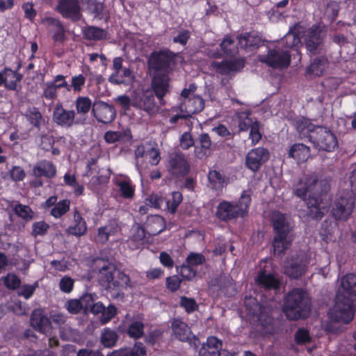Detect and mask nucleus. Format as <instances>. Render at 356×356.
Returning a JSON list of instances; mask_svg holds the SVG:
<instances>
[{
	"instance_id": "f257e3e1",
	"label": "nucleus",
	"mask_w": 356,
	"mask_h": 356,
	"mask_svg": "<svg viewBox=\"0 0 356 356\" xmlns=\"http://www.w3.org/2000/svg\"><path fill=\"white\" fill-rule=\"evenodd\" d=\"M330 179L318 173H312L300 180L295 194L304 198L307 205V213L313 219H321L326 210V205L319 197L326 194L330 188Z\"/></svg>"
},
{
	"instance_id": "f03ea898",
	"label": "nucleus",
	"mask_w": 356,
	"mask_h": 356,
	"mask_svg": "<svg viewBox=\"0 0 356 356\" xmlns=\"http://www.w3.org/2000/svg\"><path fill=\"white\" fill-rule=\"evenodd\" d=\"M311 301L307 293L295 288L289 291L285 298L283 311L289 320L307 317L310 312Z\"/></svg>"
},
{
	"instance_id": "7ed1b4c3",
	"label": "nucleus",
	"mask_w": 356,
	"mask_h": 356,
	"mask_svg": "<svg viewBox=\"0 0 356 356\" xmlns=\"http://www.w3.org/2000/svg\"><path fill=\"white\" fill-rule=\"evenodd\" d=\"M250 194L244 191L237 204L228 201H222L217 207L216 216L220 220L227 221L248 212L250 202Z\"/></svg>"
},
{
	"instance_id": "20e7f679",
	"label": "nucleus",
	"mask_w": 356,
	"mask_h": 356,
	"mask_svg": "<svg viewBox=\"0 0 356 356\" xmlns=\"http://www.w3.org/2000/svg\"><path fill=\"white\" fill-rule=\"evenodd\" d=\"M309 263L305 253L289 255L284 262V273L291 279H298L306 273Z\"/></svg>"
},
{
	"instance_id": "39448f33",
	"label": "nucleus",
	"mask_w": 356,
	"mask_h": 356,
	"mask_svg": "<svg viewBox=\"0 0 356 356\" xmlns=\"http://www.w3.org/2000/svg\"><path fill=\"white\" fill-rule=\"evenodd\" d=\"M245 307L248 316L257 318L258 325L261 326V330L264 333H270L273 331L272 318L266 314V309L262 307L255 298H246L245 300Z\"/></svg>"
},
{
	"instance_id": "423d86ee",
	"label": "nucleus",
	"mask_w": 356,
	"mask_h": 356,
	"mask_svg": "<svg viewBox=\"0 0 356 356\" xmlns=\"http://www.w3.org/2000/svg\"><path fill=\"white\" fill-rule=\"evenodd\" d=\"M356 307L353 301L350 298H337L336 295V303L330 309V318L336 322L349 323L354 316Z\"/></svg>"
},
{
	"instance_id": "0eeeda50",
	"label": "nucleus",
	"mask_w": 356,
	"mask_h": 356,
	"mask_svg": "<svg viewBox=\"0 0 356 356\" xmlns=\"http://www.w3.org/2000/svg\"><path fill=\"white\" fill-rule=\"evenodd\" d=\"M354 197L350 191L339 193L334 200L332 214L336 220H346L353 211Z\"/></svg>"
},
{
	"instance_id": "6e6552de",
	"label": "nucleus",
	"mask_w": 356,
	"mask_h": 356,
	"mask_svg": "<svg viewBox=\"0 0 356 356\" xmlns=\"http://www.w3.org/2000/svg\"><path fill=\"white\" fill-rule=\"evenodd\" d=\"M258 58L261 63L277 69L287 67L291 63V55L287 49L280 47L269 49L266 54L259 55Z\"/></svg>"
},
{
	"instance_id": "1a4fd4ad",
	"label": "nucleus",
	"mask_w": 356,
	"mask_h": 356,
	"mask_svg": "<svg viewBox=\"0 0 356 356\" xmlns=\"http://www.w3.org/2000/svg\"><path fill=\"white\" fill-rule=\"evenodd\" d=\"M313 143L320 149L331 152L338 145V141L334 134L324 127L316 128L310 135Z\"/></svg>"
},
{
	"instance_id": "9d476101",
	"label": "nucleus",
	"mask_w": 356,
	"mask_h": 356,
	"mask_svg": "<svg viewBox=\"0 0 356 356\" xmlns=\"http://www.w3.org/2000/svg\"><path fill=\"white\" fill-rule=\"evenodd\" d=\"M325 35L326 29L324 26L313 25L308 29L302 31L301 38L307 49L312 54H316Z\"/></svg>"
},
{
	"instance_id": "9b49d317",
	"label": "nucleus",
	"mask_w": 356,
	"mask_h": 356,
	"mask_svg": "<svg viewBox=\"0 0 356 356\" xmlns=\"http://www.w3.org/2000/svg\"><path fill=\"white\" fill-rule=\"evenodd\" d=\"M174 58L175 54L168 50L154 51L148 60L149 69L154 73H167Z\"/></svg>"
},
{
	"instance_id": "f8f14e48",
	"label": "nucleus",
	"mask_w": 356,
	"mask_h": 356,
	"mask_svg": "<svg viewBox=\"0 0 356 356\" xmlns=\"http://www.w3.org/2000/svg\"><path fill=\"white\" fill-rule=\"evenodd\" d=\"M98 268V280L99 283L108 290L110 293H113V282L115 280L116 268L115 265L102 259L95 261Z\"/></svg>"
},
{
	"instance_id": "ddd939ff",
	"label": "nucleus",
	"mask_w": 356,
	"mask_h": 356,
	"mask_svg": "<svg viewBox=\"0 0 356 356\" xmlns=\"http://www.w3.org/2000/svg\"><path fill=\"white\" fill-rule=\"evenodd\" d=\"M250 115L248 112H240L237 113V119L241 131H247L250 128V138L252 140V143L254 145L260 140L261 134L259 132L258 123L253 122Z\"/></svg>"
},
{
	"instance_id": "4468645a",
	"label": "nucleus",
	"mask_w": 356,
	"mask_h": 356,
	"mask_svg": "<svg viewBox=\"0 0 356 356\" xmlns=\"http://www.w3.org/2000/svg\"><path fill=\"white\" fill-rule=\"evenodd\" d=\"M337 298H350L356 296V273H347L339 280Z\"/></svg>"
},
{
	"instance_id": "2eb2a0df",
	"label": "nucleus",
	"mask_w": 356,
	"mask_h": 356,
	"mask_svg": "<svg viewBox=\"0 0 356 356\" xmlns=\"http://www.w3.org/2000/svg\"><path fill=\"white\" fill-rule=\"evenodd\" d=\"M167 167L172 175L177 177L186 175L190 169L189 163L184 156L177 152L170 155Z\"/></svg>"
},
{
	"instance_id": "dca6fc26",
	"label": "nucleus",
	"mask_w": 356,
	"mask_h": 356,
	"mask_svg": "<svg viewBox=\"0 0 356 356\" xmlns=\"http://www.w3.org/2000/svg\"><path fill=\"white\" fill-rule=\"evenodd\" d=\"M132 106L150 115L159 111V107L154 101V96L151 91L136 95L132 99Z\"/></svg>"
},
{
	"instance_id": "f3484780",
	"label": "nucleus",
	"mask_w": 356,
	"mask_h": 356,
	"mask_svg": "<svg viewBox=\"0 0 356 356\" xmlns=\"http://www.w3.org/2000/svg\"><path fill=\"white\" fill-rule=\"evenodd\" d=\"M92 113L96 119L102 123L111 122L115 117V108L111 105L101 101L93 104Z\"/></svg>"
},
{
	"instance_id": "a211bd4d",
	"label": "nucleus",
	"mask_w": 356,
	"mask_h": 356,
	"mask_svg": "<svg viewBox=\"0 0 356 356\" xmlns=\"http://www.w3.org/2000/svg\"><path fill=\"white\" fill-rule=\"evenodd\" d=\"M268 158L269 153L267 149L263 147L255 148L247 154L245 164L249 169L255 172Z\"/></svg>"
},
{
	"instance_id": "6ab92c4d",
	"label": "nucleus",
	"mask_w": 356,
	"mask_h": 356,
	"mask_svg": "<svg viewBox=\"0 0 356 356\" xmlns=\"http://www.w3.org/2000/svg\"><path fill=\"white\" fill-rule=\"evenodd\" d=\"M204 107V99L199 96L193 95L191 98L184 99L183 102L178 107H174L173 110L191 116L193 114L200 112Z\"/></svg>"
},
{
	"instance_id": "aec40b11",
	"label": "nucleus",
	"mask_w": 356,
	"mask_h": 356,
	"mask_svg": "<svg viewBox=\"0 0 356 356\" xmlns=\"http://www.w3.org/2000/svg\"><path fill=\"white\" fill-rule=\"evenodd\" d=\"M57 10L65 17L78 21L81 17L80 8L76 0H60Z\"/></svg>"
},
{
	"instance_id": "412c9836",
	"label": "nucleus",
	"mask_w": 356,
	"mask_h": 356,
	"mask_svg": "<svg viewBox=\"0 0 356 356\" xmlns=\"http://www.w3.org/2000/svg\"><path fill=\"white\" fill-rule=\"evenodd\" d=\"M153 90L161 104L163 97L169 92V78L167 73H154L152 81Z\"/></svg>"
},
{
	"instance_id": "4be33fe9",
	"label": "nucleus",
	"mask_w": 356,
	"mask_h": 356,
	"mask_svg": "<svg viewBox=\"0 0 356 356\" xmlns=\"http://www.w3.org/2000/svg\"><path fill=\"white\" fill-rule=\"evenodd\" d=\"M245 65V60L243 58H237L234 60H225L222 62H213L211 66L217 72L228 75L232 72H235L241 70Z\"/></svg>"
},
{
	"instance_id": "5701e85b",
	"label": "nucleus",
	"mask_w": 356,
	"mask_h": 356,
	"mask_svg": "<svg viewBox=\"0 0 356 356\" xmlns=\"http://www.w3.org/2000/svg\"><path fill=\"white\" fill-rule=\"evenodd\" d=\"M75 112L63 108L61 104L55 106L53 112V120L58 125L72 127L75 122Z\"/></svg>"
},
{
	"instance_id": "b1692460",
	"label": "nucleus",
	"mask_w": 356,
	"mask_h": 356,
	"mask_svg": "<svg viewBox=\"0 0 356 356\" xmlns=\"http://www.w3.org/2000/svg\"><path fill=\"white\" fill-rule=\"evenodd\" d=\"M31 325L35 330L45 334L51 330V321L42 309H35L32 312Z\"/></svg>"
},
{
	"instance_id": "393cba45",
	"label": "nucleus",
	"mask_w": 356,
	"mask_h": 356,
	"mask_svg": "<svg viewBox=\"0 0 356 356\" xmlns=\"http://www.w3.org/2000/svg\"><path fill=\"white\" fill-rule=\"evenodd\" d=\"M276 234H291L290 219L279 211H273L271 216Z\"/></svg>"
},
{
	"instance_id": "a878e982",
	"label": "nucleus",
	"mask_w": 356,
	"mask_h": 356,
	"mask_svg": "<svg viewBox=\"0 0 356 356\" xmlns=\"http://www.w3.org/2000/svg\"><path fill=\"white\" fill-rule=\"evenodd\" d=\"M222 343L215 337H210L207 339V341L203 343L199 350L200 356H222L223 353H220Z\"/></svg>"
},
{
	"instance_id": "bb28decb",
	"label": "nucleus",
	"mask_w": 356,
	"mask_h": 356,
	"mask_svg": "<svg viewBox=\"0 0 356 356\" xmlns=\"http://www.w3.org/2000/svg\"><path fill=\"white\" fill-rule=\"evenodd\" d=\"M135 75L129 68L113 72L109 77L108 81L115 85H131L135 81Z\"/></svg>"
},
{
	"instance_id": "cd10ccee",
	"label": "nucleus",
	"mask_w": 356,
	"mask_h": 356,
	"mask_svg": "<svg viewBox=\"0 0 356 356\" xmlns=\"http://www.w3.org/2000/svg\"><path fill=\"white\" fill-rule=\"evenodd\" d=\"M22 78V76L17 72L6 69L0 72V85L3 83L7 88L15 90Z\"/></svg>"
},
{
	"instance_id": "c85d7f7f",
	"label": "nucleus",
	"mask_w": 356,
	"mask_h": 356,
	"mask_svg": "<svg viewBox=\"0 0 356 356\" xmlns=\"http://www.w3.org/2000/svg\"><path fill=\"white\" fill-rule=\"evenodd\" d=\"M198 140L200 146L195 147V154L198 159H202L210 155L213 145L207 134L200 135Z\"/></svg>"
},
{
	"instance_id": "c756f323",
	"label": "nucleus",
	"mask_w": 356,
	"mask_h": 356,
	"mask_svg": "<svg viewBox=\"0 0 356 356\" xmlns=\"http://www.w3.org/2000/svg\"><path fill=\"white\" fill-rule=\"evenodd\" d=\"M292 241L291 234H276L273 243L275 254L281 257L290 247Z\"/></svg>"
},
{
	"instance_id": "7c9ffc66",
	"label": "nucleus",
	"mask_w": 356,
	"mask_h": 356,
	"mask_svg": "<svg viewBox=\"0 0 356 356\" xmlns=\"http://www.w3.org/2000/svg\"><path fill=\"white\" fill-rule=\"evenodd\" d=\"M144 318L142 315L138 314L131 319L127 333L132 338L139 339L144 333Z\"/></svg>"
},
{
	"instance_id": "2f4dec72",
	"label": "nucleus",
	"mask_w": 356,
	"mask_h": 356,
	"mask_svg": "<svg viewBox=\"0 0 356 356\" xmlns=\"http://www.w3.org/2000/svg\"><path fill=\"white\" fill-rule=\"evenodd\" d=\"M130 279L128 275H127L123 272L116 270L115 280L113 284V289L111 291L113 293H111V296L118 298H123V294L120 293L118 291H115V289L118 291L121 288H126L129 286Z\"/></svg>"
},
{
	"instance_id": "473e14b6",
	"label": "nucleus",
	"mask_w": 356,
	"mask_h": 356,
	"mask_svg": "<svg viewBox=\"0 0 356 356\" xmlns=\"http://www.w3.org/2000/svg\"><path fill=\"white\" fill-rule=\"evenodd\" d=\"M256 281L259 285L268 290L277 289L280 284L277 277L263 270L259 273Z\"/></svg>"
},
{
	"instance_id": "72a5a7b5",
	"label": "nucleus",
	"mask_w": 356,
	"mask_h": 356,
	"mask_svg": "<svg viewBox=\"0 0 356 356\" xmlns=\"http://www.w3.org/2000/svg\"><path fill=\"white\" fill-rule=\"evenodd\" d=\"M238 44L241 48H257L262 43L261 37L256 33H248L238 36Z\"/></svg>"
},
{
	"instance_id": "f704fd0d",
	"label": "nucleus",
	"mask_w": 356,
	"mask_h": 356,
	"mask_svg": "<svg viewBox=\"0 0 356 356\" xmlns=\"http://www.w3.org/2000/svg\"><path fill=\"white\" fill-rule=\"evenodd\" d=\"M172 328L175 336L181 341H186L191 338L190 327L179 319H175L172 323Z\"/></svg>"
},
{
	"instance_id": "c9c22d12",
	"label": "nucleus",
	"mask_w": 356,
	"mask_h": 356,
	"mask_svg": "<svg viewBox=\"0 0 356 356\" xmlns=\"http://www.w3.org/2000/svg\"><path fill=\"white\" fill-rule=\"evenodd\" d=\"M289 156L299 163L305 162L310 156L309 148L302 143L294 144L289 152Z\"/></svg>"
},
{
	"instance_id": "e433bc0d",
	"label": "nucleus",
	"mask_w": 356,
	"mask_h": 356,
	"mask_svg": "<svg viewBox=\"0 0 356 356\" xmlns=\"http://www.w3.org/2000/svg\"><path fill=\"white\" fill-rule=\"evenodd\" d=\"M33 172L36 177L45 176L47 177H54L56 175V170L51 162L42 161L33 168Z\"/></svg>"
},
{
	"instance_id": "4c0bfd02",
	"label": "nucleus",
	"mask_w": 356,
	"mask_h": 356,
	"mask_svg": "<svg viewBox=\"0 0 356 356\" xmlns=\"http://www.w3.org/2000/svg\"><path fill=\"white\" fill-rule=\"evenodd\" d=\"M165 220L161 216L155 215L148 218L147 222V232L150 235H157L164 230Z\"/></svg>"
},
{
	"instance_id": "58836bf2",
	"label": "nucleus",
	"mask_w": 356,
	"mask_h": 356,
	"mask_svg": "<svg viewBox=\"0 0 356 356\" xmlns=\"http://www.w3.org/2000/svg\"><path fill=\"white\" fill-rule=\"evenodd\" d=\"M115 184L118 186L120 195L125 198H132L134 195V188L127 177L117 178Z\"/></svg>"
},
{
	"instance_id": "ea45409f",
	"label": "nucleus",
	"mask_w": 356,
	"mask_h": 356,
	"mask_svg": "<svg viewBox=\"0 0 356 356\" xmlns=\"http://www.w3.org/2000/svg\"><path fill=\"white\" fill-rule=\"evenodd\" d=\"M75 225L67 228L66 232L72 235L76 236H81L83 235L87 231L86 222L77 211L74 215Z\"/></svg>"
},
{
	"instance_id": "a19ab883",
	"label": "nucleus",
	"mask_w": 356,
	"mask_h": 356,
	"mask_svg": "<svg viewBox=\"0 0 356 356\" xmlns=\"http://www.w3.org/2000/svg\"><path fill=\"white\" fill-rule=\"evenodd\" d=\"M300 26H295L284 36L282 42L289 48L298 45L301 42L302 31Z\"/></svg>"
},
{
	"instance_id": "79ce46f5",
	"label": "nucleus",
	"mask_w": 356,
	"mask_h": 356,
	"mask_svg": "<svg viewBox=\"0 0 356 356\" xmlns=\"http://www.w3.org/2000/svg\"><path fill=\"white\" fill-rule=\"evenodd\" d=\"M104 139L108 143H113L117 141L128 142L131 139V134L129 129L123 131H109L106 132Z\"/></svg>"
},
{
	"instance_id": "37998d69",
	"label": "nucleus",
	"mask_w": 356,
	"mask_h": 356,
	"mask_svg": "<svg viewBox=\"0 0 356 356\" xmlns=\"http://www.w3.org/2000/svg\"><path fill=\"white\" fill-rule=\"evenodd\" d=\"M118 340V335L115 331L106 327L103 329L101 334V343L106 348H112Z\"/></svg>"
},
{
	"instance_id": "c03bdc74",
	"label": "nucleus",
	"mask_w": 356,
	"mask_h": 356,
	"mask_svg": "<svg viewBox=\"0 0 356 356\" xmlns=\"http://www.w3.org/2000/svg\"><path fill=\"white\" fill-rule=\"evenodd\" d=\"M15 213L26 221L31 220L34 218L35 213L26 205L19 203L12 206Z\"/></svg>"
},
{
	"instance_id": "a18cd8bd",
	"label": "nucleus",
	"mask_w": 356,
	"mask_h": 356,
	"mask_svg": "<svg viewBox=\"0 0 356 356\" xmlns=\"http://www.w3.org/2000/svg\"><path fill=\"white\" fill-rule=\"evenodd\" d=\"M25 115L29 122L38 129L44 124V120L41 113L36 108H29Z\"/></svg>"
},
{
	"instance_id": "49530a36",
	"label": "nucleus",
	"mask_w": 356,
	"mask_h": 356,
	"mask_svg": "<svg viewBox=\"0 0 356 356\" xmlns=\"http://www.w3.org/2000/svg\"><path fill=\"white\" fill-rule=\"evenodd\" d=\"M47 21L52 26L54 31L53 38L55 42H63L65 40V31L60 22L54 18H48Z\"/></svg>"
},
{
	"instance_id": "de8ad7c7",
	"label": "nucleus",
	"mask_w": 356,
	"mask_h": 356,
	"mask_svg": "<svg viewBox=\"0 0 356 356\" xmlns=\"http://www.w3.org/2000/svg\"><path fill=\"white\" fill-rule=\"evenodd\" d=\"M146 350L141 343H137L131 349L113 353L112 356H145Z\"/></svg>"
},
{
	"instance_id": "09e8293b",
	"label": "nucleus",
	"mask_w": 356,
	"mask_h": 356,
	"mask_svg": "<svg viewBox=\"0 0 356 356\" xmlns=\"http://www.w3.org/2000/svg\"><path fill=\"white\" fill-rule=\"evenodd\" d=\"M106 31L96 26H88L83 30L85 38L90 40H99L106 38Z\"/></svg>"
},
{
	"instance_id": "8fccbe9b",
	"label": "nucleus",
	"mask_w": 356,
	"mask_h": 356,
	"mask_svg": "<svg viewBox=\"0 0 356 356\" xmlns=\"http://www.w3.org/2000/svg\"><path fill=\"white\" fill-rule=\"evenodd\" d=\"M117 231L118 228L111 225L100 227L98 229L95 240L99 243H104L108 240L109 236L114 235Z\"/></svg>"
},
{
	"instance_id": "3c124183",
	"label": "nucleus",
	"mask_w": 356,
	"mask_h": 356,
	"mask_svg": "<svg viewBox=\"0 0 356 356\" xmlns=\"http://www.w3.org/2000/svg\"><path fill=\"white\" fill-rule=\"evenodd\" d=\"M208 178L213 188L221 190L223 188L225 180L219 172L216 170L210 171Z\"/></svg>"
},
{
	"instance_id": "603ef678",
	"label": "nucleus",
	"mask_w": 356,
	"mask_h": 356,
	"mask_svg": "<svg viewBox=\"0 0 356 356\" xmlns=\"http://www.w3.org/2000/svg\"><path fill=\"white\" fill-rule=\"evenodd\" d=\"M75 104L76 111L81 115H86L91 107V100L87 97H79Z\"/></svg>"
},
{
	"instance_id": "864d4df0",
	"label": "nucleus",
	"mask_w": 356,
	"mask_h": 356,
	"mask_svg": "<svg viewBox=\"0 0 356 356\" xmlns=\"http://www.w3.org/2000/svg\"><path fill=\"white\" fill-rule=\"evenodd\" d=\"M70 209V201L63 200L60 201L51 211V214L55 218H60L64 215Z\"/></svg>"
},
{
	"instance_id": "5fc2aeb1",
	"label": "nucleus",
	"mask_w": 356,
	"mask_h": 356,
	"mask_svg": "<svg viewBox=\"0 0 356 356\" xmlns=\"http://www.w3.org/2000/svg\"><path fill=\"white\" fill-rule=\"evenodd\" d=\"M182 201V195L180 192L176 191L172 193V198L165 201L168 210L171 213H174L179 204Z\"/></svg>"
},
{
	"instance_id": "6e6d98bb",
	"label": "nucleus",
	"mask_w": 356,
	"mask_h": 356,
	"mask_svg": "<svg viewBox=\"0 0 356 356\" xmlns=\"http://www.w3.org/2000/svg\"><path fill=\"white\" fill-rule=\"evenodd\" d=\"M145 230L138 224H135L131 228V238L138 243H143L145 238Z\"/></svg>"
},
{
	"instance_id": "4d7b16f0",
	"label": "nucleus",
	"mask_w": 356,
	"mask_h": 356,
	"mask_svg": "<svg viewBox=\"0 0 356 356\" xmlns=\"http://www.w3.org/2000/svg\"><path fill=\"white\" fill-rule=\"evenodd\" d=\"M84 2L87 3L86 9L95 17H98L101 14L103 10L102 3L97 2L96 0H84Z\"/></svg>"
},
{
	"instance_id": "13d9d810",
	"label": "nucleus",
	"mask_w": 356,
	"mask_h": 356,
	"mask_svg": "<svg viewBox=\"0 0 356 356\" xmlns=\"http://www.w3.org/2000/svg\"><path fill=\"white\" fill-rule=\"evenodd\" d=\"M325 69V63L323 60L315 59L309 67V71L316 75L321 76Z\"/></svg>"
},
{
	"instance_id": "bf43d9fd",
	"label": "nucleus",
	"mask_w": 356,
	"mask_h": 356,
	"mask_svg": "<svg viewBox=\"0 0 356 356\" xmlns=\"http://www.w3.org/2000/svg\"><path fill=\"white\" fill-rule=\"evenodd\" d=\"M108 179L106 176H94L88 184L89 187L94 191L98 192L100 186L107 183Z\"/></svg>"
},
{
	"instance_id": "052dcab7",
	"label": "nucleus",
	"mask_w": 356,
	"mask_h": 356,
	"mask_svg": "<svg viewBox=\"0 0 356 356\" xmlns=\"http://www.w3.org/2000/svg\"><path fill=\"white\" fill-rule=\"evenodd\" d=\"M180 305L183 307L188 313L193 312L197 309L198 305L193 298L181 297Z\"/></svg>"
},
{
	"instance_id": "680f3d73",
	"label": "nucleus",
	"mask_w": 356,
	"mask_h": 356,
	"mask_svg": "<svg viewBox=\"0 0 356 356\" xmlns=\"http://www.w3.org/2000/svg\"><path fill=\"white\" fill-rule=\"evenodd\" d=\"M86 83V77L83 74H78L72 77L71 86L74 88V92H80Z\"/></svg>"
},
{
	"instance_id": "e2e57ef3",
	"label": "nucleus",
	"mask_w": 356,
	"mask_h": 356,
	"mask_svg": "<svg viewBox=\"0 0 356 356\" xmlns=\"http://www.w3.org/2000/svg\"><path fill=\"white\" fill-rule=\"evenodd\" d=\"M49 226L44 221L36 222L33 224L32 235L37 236L46 234Z\"/></svg>"
},
{
	"instance_id": "0e129e2a",
	"label": "nucleus",
	"mask_w": 356,
	"mask_h": 356,
	"mask_svg": "<svg viewBox=\"0 0 356 356\" xmlns=\"http://www.w3.org/2000/svg\"><path fill=\"white\" fill-rule=\"evenodd\" d=\"M179 273L183 277V278L191 280L195 277L196 270L193 267L187 264H183L180 267Z\"/></svg>"
},
{
	"instance_id": "69168bd1",
	"label": "nucleus",
	"mask_w": 356,
	"mask_h": 356,
	"mask_svg": "<svg viewBox=\"0 0 356 356\" xmlns=\"http://www.w3.org/2000/svg\"><path fill=\"white\" fill-rule=\"evenodd\" d=\"M43 96L48 99H54L57 96V88L55 83L49 82L45 84Z\"/></svg>"
},
{
	"instance_id": "338daca9",
	"label": "nucleus",
	"mask_w": 356,
	"mask_h": 356,
	"mask_svg": "<svg viewBox=\"0 0 356 356\" xmlns=\"http://www.w3.org/2000/svg\"><path fill=\"white\" fill-rule=\"evenodd\" d=\"M74 282V280L70 277L65 276L60 280V289L64 293H70L73 289Z\"/></svg>"
},
{
	"instance_id": "774afa93",
	"label": "nucleus",
	"mask_w": 356,
	"mask_h": 356,
	"mask_svg": "<svg viewBox=\"0 0 356 356\" xmlns=\"http://www.w3.org/2000/svg\"><path fill=\"white\" fill-rule=\"evenodd\" d=\"M204 261V257L199 253H191L186 258L187 264L192 267L202 264Z\"/></svg>"
}]
</instances>
